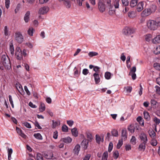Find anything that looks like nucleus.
Wrapping results in <instances>:
<instances>
[{
  "mask_svg": "<svg viewBox=\"0 0 160 160\" xmlns=\"http://www.w3.org/2000/svg\"><path fill=\"white\" fill-rule=\"evenodd\" d=\"M147 25L148 28L150 30L155 31L160 27V17L154 20H149L147 21Z\"/></svg>",
  "mask_w": 160,
  "mask_h": 160,
  "instance_id": "obj_1",
  "label": "nucleus"
},
{
  "mask_svg": "<svg viewBox=\"0 0 160 160\" xmlns=\"http://www.w3.org/2000/svg\"><path fill=\"white\" fill-rule=\"evenodd\" d=\"M1 62L4 67L7 68H9L8 67H10V61L8 56L3 55L2 56Z\"/></svg>",
  "mask_w": 160,
  "mask_h": 160,
  "instance_id": "obj_2",
  "label": "nucleus"
},
{
  "mask_svg": "<svg viewBox=\"0 0 160 160\" xmlns=\"http://www.w3.org/2000/svg\"><path fill=\"white\" fill-rule=\"evenodd\" d=\"M14 37L15 40L18 43H21L23 41V37L19 32H16L15 33Z\"/></svg>",
  "mask_w": 160,
  "mask_h": 160,
  "instance_id": "obj_3",
  "label": "nucleus"
},
{
  "mask_svg": "<svg viewBox=\"0 0 160 160\" xmlns=\"http://www.w3.org/2000/svg\"><path fill=\"white\" fill-rule=\"evenodd\" d=\"M135 32L134 29L128 27H126L122 30L123 34L127 36L131 35L134 33Z\"/></svg>",
  "mask_w": 160,
  "mask_h": 160,
  "instance_id": "obj_4",
  "label": "nucleus"
},
{
  "mask_svg": "<svg viewBox=\"0 0 160 160\" xmlns=\"http://www.w3.org/2000/svg\"><path fill=\"white\" fill-rule=\"evenodd\" d=\"M98 8L99 11L101 13L105 11L106 6L104 3L103 0H99L98 2Z\"/></svg>",
  "mask_w": 160,
  "mask_h": 160,
  "instance_id": "obj_5",
  "label": "nucleus"
},
{
  "mask_svg": "<svg viewBox=\"0 0 160 160\" xmlns=\"http://www.w3.org/2000/svg\"><path fill=\"white\" fill-rule=\"evenodd\" d=\"M15 55L18 60H21L22 59V52L20 48L17 47L16 48Z\"/></svg>",
  "mask_w": 160,
  "mask_h": 160,
  "instance_id": "obj_6",
  "label": "nucleus"
},
{
  "mask_svg": "<svg viewBox=\"0 0 160 160\" xmlns=\"http://www.w3.org/2000/svg\"><path fill=\"white\" fill-rule=\"evenodd\" d=\"M139 137L141 142L147 143L148 139L146 134L144 132L142 133L139 135Z\"/></svg>",
  "mask_w": 160,
  "mask_h": 160,
  "instance_id": "obj_7",
  "label": "nucleus"
},
{
  "mask_svg": "<svg viewBox=\"0 0 160 160\" xmlns=\"http://www.w3.org/2000/svg\"><path fill=\"white\" fill-rule=\"evenodd\" d=\"M152 121L154 122V130L157 132V126L160 123V119L156 116L152 118Z\"/></svg>",
  "mask_w": 160,
  "mask_h": 160,
  "instance_id": "obj_8",
  "label": "nucleus"
},
{
  "mask_svg": "<svg viewBox=\"0 0 160 160\" xmlns=\"http://www.w3.org/2000/svg\"><path fill=\"white\" fill-rule=\"evenodd\" d=\"M49 8L48 7H43L40 8L38 11V13L40 14L46 13L49 11Z\"/></svg>",
  "mask_w": 160,
  "mask_h": 160,
  "instance_id": "obj_9",
  "label": "nucleus"
},
{
  "mask_svg": "<svg viewBox=\"0 0 160 160\" xmlns=\"http://www.w3.org/2000/svg\"><path fill=\"white\" fill-rule=\"evenodd\" d=\"M151 13V11L149 8L145 9L142 12L141 15L142 17H145L149 16Z\"/></svg>",
  "mask_w": 160,
  "mask_h": 160,
  "instance_id": "obj_10",
  "label": "nucleus"
},
{
  "mask_svg": "<svg viewBox=\"0 0 160 160\" xmlns=\"http://www.w3.org/2000/svg\"><path fill=\"white\" fill-rule=\"evenodd\" d=\"M88 141L86 139H84L81 143V145L82 147L84 150L87 149L88 146Z\"/></svg>",
  "mask_w": 160,
  "mask_h": 160,
  "instance_id": "obj_11",
  "label": "nucleus"
},
{
  "mask_svg": "<svg viewBox=\"0 0 160 160\" xmlns=\"http://www.w3.org/2000/svg\"><path fill=\"white\" fill-rule=\"evenodd\" d=\"M147 144V143L141 142L138 147L139 151L141 152H144L146 149Z\"/></svg>",
  "mask_w": 160,
  "mask_h": 160,
  "instance_id": "obj_12",
  "label": "nucleus"
},
{
  "mask_svg": "<svg viewBox=\"0 0 160 160\" xmlns=\"http://www.w3.org/2000/svg\"><path fill=\"white\" fill-rule=\"evenodd\" d=\"M144 2H141L138 3L137 6V10L138 12H141L143 9Z\"/></svg>",
  "mask_w": 160,
  "mask_h": 160,
  "instance_id": "obj_13",
  "label": "nucleus"
},
{
  "mask_svg": "<svg viewBox=\"0 0 160 160\" xmlns=\"http://www.w3.org/2000/svg\"><path fill=\"white\" fill-rule=\"evenodd\" d=\"M80 150V146L79 144H77L75 146L73 149V152L75 154L78 155Z\"/></svg>",
  "mask_w": 160,
  "mask_h": 160,
  "instance_id": "obj_14",
  "label": "nucleus"
},
{
  "mask_svg": "<svg viewBox=\"0 0 160 160\" xmlns=\"http://www.w3.org/2000/svg\"><path fill=\"white\" fill-rule=\"evenodd\" d=\"M152 42L154 44H158L160 43V35H158L152 39Z\"/></svg>",
  "mask_w": 160,
  "mask_h": 160,
  "instance_id": "obj_15",
  "label": "nucleus"
},
{
  "mask_svg": "<svg viewBox=\"0 0 160 160\" xmlns=\"http://www.w3.org/2000/svg\"><path fill=\"white\" fill-rule=\"evenodd\" d=\"M59 1H62L64 5L67 8H69L71 7V3L69 0H59Z\"/></svg>",
  "mask_w": 160,
  "mask_h": 160,
  "instance_id": "obj_16",
  "label": "nucleus"
},
{
  "mask_svg": "<svg viewBox=\"0 0 160 160\" xmlns=\"http://www.w3.org/2000/svg\"><path fill=\"white\" fill-rule=\"evenodd\" d=\"M72 140V139L69 137H68L65 138H62L61 139V141H62L66 143H69L71 142Z\"/></svg>",
  "mask_w": 160,
  "mask_h": 160,
  "instance_id": "obj_17",
  "label": "nucleus"
},
{
  "mask_svg": "<svg viewBox=\"0 0 160 160\" xmlns=\"http://www.w3.org/2000/svg\"><path fill=\"white\" fill-rule=\"evenodd\" d=\"M93 76L94 77L96 83L98 84L100 81L99 74L98 73H95L93 74Z\"/></svg>",
  "mask_w": 160,
  "mask_h": 160,
  "instance_id": "obj_18",
  "label": "nucleus"
},
{
  "mask_svg": "<svg viewBox=\"0 0 160 160\" xmlns=\"http://www.w3.org/2000/svg\"><path fill=\"white\" fill-rule=\"evenodd\" d=\"M16 130L18 133L22 138H26L27 136L22 132V130L19 128L17 127Z\"/></svg>",
  "mask_w": 160,
  "mask_h": 160,
  "instance_id": "obj_19",
  "label": "nucleus"
},
{
  "mask_svg": "<svg viewBox=\"0 0 160 160\" xmlns=\"http://www.w3.org/2000/svg\"><path fill=\"white\" fill-rule=\"evenodd\" d=\"M30 14V12L29 11H28L26 13L25 15V16L24 17V19L25 22H28L29 20V16Z\"/></svg>",
  "mask_w": 160,
  "mask_h": 160,
  "instance_id": "obj_20",
  "label": "nucleus"
},
{
  "mask_svg": "<svg viewBox=\"0 0 160 160\" xmlns=\"http://www.w3.org/2000/svg\"><path fill=\"white\" fill-rule=\"evenodd\" d=\"M4 34L6 36H8L10 35V31H9V28L7 26H5L4 28Z\"/></svg>",
  "mask_w": 160,
  "mask_h": 160,
  "instance_id": "obj_21",
  "label": "nucleus"
},
{
  "mask_svg": "<svg viewBox=\"0 0 160 160\" xmlns=\"http://www.w3.org/2000/svg\"><path fill=\"white\" fill-rule=\"evenodd\" d=\"M53 157V153L51 152H48L45 154V158L47 159H52Z\"/></svg>",
  "mask_w": 160,
  "mask_h": 160,
  "instance_id": "obj_22",
  "label": "nucleus"
},
{
  "mask_svg": "<svg viewBox=\"0 0 160 160\" xmlns=\"http://www.w3.org/2000/svg\"><path fill=\"white\" fill-rule=\"evenodd\" d=\"M96 138V140L97 143L98 144H100V142H103V138H101L100 136L98 134H96L95 136Z\"/></svg>",
  "mask_w": 160,
  "mask_h": 160,
  "instance_id": "obj_23",
  "label": "nucleus"
},
{
  "mask_svg": "<svg viewBox=\"0 0 160 160\" xmlns=\"http://www.w3.org/2000/svg\"><path fill=\"white\" fill-rule=\"evenodd\" d=\"M149 134L152 139L156 138V132L153 130L149 131Z\"/></svg>",
  "mask_w": 160,
  "mask_h": 160,
  "instance_id": "obj_24",
  "label": "nucleus"
},
{
  "mask_svg": "<svg viewBox=\"0 0 160 160\" xmlns=\"http://www.w3.org/2000/svg\"><path fill=\"white\" fill-rule=\"evenodd\" d=\"M143 115L145 119L147 121H149L150 120V117L148 112H144Z\"/></svg>",
  "mask_w": 160,
  "mask_h": 160,
  "instance_id": "obj_25",
  "label": "nucleus"
},
{
  "mask_svg": "<svg viewBox=\"0 0 160 160\" xmlns=\"http://www.w3.org/2000/svg\"><path fill=\"white\" fill-rule=\"evenodd\" d=\"M137 121L142 126H144V120L142 119L141 116L138 117L137 118Z\"/></svg>",
  "mask_w": 160,
  "mask_h": 160,
  "instance_id": "obj_26",
  "label": "nucleus"
},
{
  "mask_svg": "<svg viewBox=\"0 0 160 160\" xmlns=\"http://www.w3.org/2000/svg\"><path fill=\"white\" fill-rule=\"evenodd\" d=\"M15 87L20 93H21V92H22L23 91V89L22 88V86L20 84L16 83L15 85Z\"/></svg>",
  "mask_w": 160,
  "mask_h": 160,
  "instance_id": "obj_27",
  "label": "nucleus"
},
{
  "mask_svg": "<svg viewBox=\"0 0 160 160\" xmlns=\"http://www.w3.org/2000/svg\"><path fill=\"white\" fill-rule=\"evenodd\" d=\"M111 0H104V3L108 7H112V5L111 4Z\"/></svg>",
  "mask_w": 160,
  "mask_h": 160,
  "instance_id": "obj_28",
  "label": "nucleus"
},
{
  "mask_svg": "<svg viewBox=\"0 0 160 160\" xmlns=\"http://www.w3.org/2000/svg\"><path fill=\"white\" fill-rule=\"evenodd\" d=\"M122 138L124 140H125L127 138V131L126 130L123 129L122 131Z\"/></svg>",
  "mask_w": 160,
  "mask_h": 160,
  "instance_id": "obj_29",
  "label": "nucleus"
},
{
  "mask_svg": "<svg viewBox=\"0 0 160 160\" xmlns=\"http://www.w3.org/2000/svg\"><path fill=\"white\" fill-rule=\"evenodd\" d=\"M136 15L135 12L131 11L128 12V17L130 18H133L136 17Z\"/></svg>",
  "mask_w": 160,
  "mask_h": 160,
  "instance_id": "obj_30",
  "label": "nucleus"
},
{
  "mask_svg": "<svg viewBox=\"0 0 160 160\" xmlns=\"http://www.w3.org/2000/svg\"><path fill=\"white\" fill-rule=\"evenodd\" d=\"M110 8L108 7L109 9L108 13L110 15H113L115 13V11L113 8V6H112V7Z\"/></svg>",
  "mask_w": 160,
  "mask_h": 160,
  "instance_id": "obj_31",
  "label": "nucleus"
},
{
  "mask_svg": "<svg viewBox=\"0 0 160 160\" xmlns=\"http://www.w3.org/2000/svg\"><path fill=\"white\" fill-rule=\"evenodd\" d=\"M71 132L72 135L75 137H77L78 132L76 128H74L71 130Z\"/></svg>",
  "mask_w": 160,
  "mask_h": 160,
  "instance_id": "obj_32",
  "label": "nucleus"
},
{
  "mask_svg": "<svg viewBox=\"0 0 160 160\" xmlns=\"http://www.w3.org/2000/svg\"><path fill=\"white\" fill-rule=\"evenodd\" d=\"M37 160H44L42 155L40 153H38L36 156Z\"/></svg>",
  "mask_w": 160,
  "mask_h": 160,
  "instance_id": "obj_33",
  "label": "nucleus"
},
{
  "mask_svg": "<svg viewBox=\"0 0 160 160\" xmlns=\"http://www.w3.org/2000/svg\"><path fill=\"white\" fill-rule=\"evenodd\" d=\"M33 136L37 139L41 140L43 139L42 136L40 133H34Z\"/></svg>",
  "mask_w": 160,
  "mask_h": 160,
  "instance_id": "obj_34",
  "label": "nucleus"
},
{
  "mask_svg": "<svg viewBox=\"0 0 160 160\" xmlns=\"http://www.w3.org/2000/svg\"><path fill=\"white\" fill-rule=\"evenodd\" d=\"M8 149V160H11V155L12 152V148L9 149L8 147H7Z\"/></svg>",
  "mask_w": 160,
  "mask_h": 160,
  "instance_id": "obj_35",
  "label": "nucleus"
},
{
  "mask_svg": "<svg viewBox=\"0 0 160 160\" xmlns=\"http://www.w3.org/2000/svg\"><path fill=\"white\" fill-rule=\"evenodd\" d=\"M9 50L11 55H13L14 53V49L12 43H11L9 45Z\"/></svg>",
  "mask_w": 160,
  "mask_h": 160,
  "instance_id": "obj_36",
  "label": "nucleus"
},
{
  "mask_svg": "<svg viewBox=\"0 0 160 160\" xmlns=\"http://www.w3.org/2000/svg\"><path fill=\"white\" fill-rule=\"evenodd\" d=\"M108 157V152L107 151L104 152L103 154L102 160H107Z\"/></svg>",
  "mask_w": 160,
  "mask_h": 160,
  "instance_id": "obj_37",
  "label": "nucleus"
},
{
  "mask_svg": "<svg viewBox=\"0 0 160 160\" xmlns=\"http://www.w3.org/2000/svg\"><path fill=\"white\" fill-rule=\"evenodd\" d=\"M150 103L152 107L155 108L157 104L158 103V102L154 99H152L151 100Z\"/></svg>",
  "mask_w": 160,
  "mask_h": 160,
  "instance_id": "obj_38",
  "label": "nucleus"
},
{
  "mask_svg": "<svg viewBox=\"0 0 160 160\" xmlns=\"http://www.w3.org/2000/svg\"><path fill=\"white\" fill-rule=\"evenodd\" d=\"M152 35L150 34H148L145 36V39L147 41L149 42L152 38Z\"/></svg>",
  "mask_w": 160,
  "mask_h": 160,
  "instance_id": "obj_39",
  "label": "nucleus"
},
{
  "mask_svg": "<svg viewBox=\"0 0 160 160\" xmlns=\"http://www.w3.org/2000/svg\"><path fill=\"white\" fill-rule=\"evenodd\" d=\"M45 109V104L42 103H41L39 107V111L40 112H42L44 111Z\"/></svg>",
  "mask_w": 160,
  "mask_h": 160,
  "instance_id": "obj_40",
  "label": "nucleus"
},
{
  "mask_svg": "<svg viewBox=\"0 0 160 160\" xmlns=\"http://www.w3.org/2000/svg\"><path fill=\"white\" fill-rule=\"evenodd\" d=\"M138 0H132L130 2V5L131 7H133L137 4Z\"/></svg>",
  "mask_w": 160,
  "mask_h": 160,
  "instance_id": "obj_41",
  "label": "nucleus"
},
{
  "mask_svg": "<svg viewBox=\"0 0 160 160\" xmlns=\"http://www.w3.org/2000/svg\"><path fill=\"white\" fill-rule=\"evenodd\" d=\"M156 6L155 5H151L150 6V8H149V9L151 10V11L152 13L155 12V11L156 10Z\"/></svg>",
  "mask_w": 160,
  "mask_h": 160,
  "instance_id": "obj_42",
  "label": "nucleus"
},
{
  "mask_svg": "<svg viewBox=\"0 0 160 160\" xmlns=\"http://www.w3.org/2000/svg\"><path fill=\"white\" fill-rule=\"evenodd\" d=\"M34 29L32 27H30L28 31V34L30 36H32L33 34Z\"/></svg>",
  "mask_w": 160,
  "mask_h": 160,
  "instance_id": "obj_43",
  "label": "nucleus"
},
{
  "mask_svg": "<svg viewBox=\"0 0 160 160\" xmlns=\"http://www.w3.org/2000/svg\"><path fill=\"white\" fill-rule=\"evenodd\" d=\"M98 54V53L95 52H90L88 53V55L90 57L97 56Z\"/></svg>",
  "mask_w": 160,
  "mask_h": 160,
  "instance_id": "obj_44",
  "label": "nucleus"
},
{
  "mask_svg": "<svg viewBox=\"0 0 160 160\" xmlns=\"http://www.w3.org/2000/svg\"><path fill=\"white\" fill-rule=\"evenodd\" d=\"M87 137L88 139V141H91L93 139L92 135L90 133L88 132L87 133Z\"/></svg>",
  "mask_w": 160,
  "mask_h": 160,
  "instance_id": "obj_45",
  "label": "nucleus"
},
{
  "mask_svg": "<svg viewBox=\"0 0 160 160\" xmlns=\"http://www.w3.org/2000/svg\"><path fill=\"white\" fill-rule=\"evenodd\" d=\"M151 144L152 146H156L157 144V142L156 138H152L151 140Z\"/></svg>",
  "mask_w": 160,
  "mask_h": 160,
  "instance_id": "obj_46",
  "label": "nucleus"
},
{
  "mask_svg": "<svg viewBox=\"0 0 160 160\" xmlns=\"http://www.w3.org/2000/svg\"><path fill=\"white\" fill-rule=\"evenodd\" d=\"M154 52L156 54L160 53V45L158 46L154 51Z\"/></svg>",
  "mask_w": 160,
  "mask_h": 160,
  "instance_id": "obj_47",
  "label": "nucleus"
},
{
  "mask_svg": "<svg viewBox=\"0 0 160 160\" xmlns=\"http://www.w3.org/2000/svg\"><path fill=\"white\" fill-rule=\"evenodd\" d=\"M111 133L113 136L114 137H117L118 136V132L117 130L113 129L111 132Z\"/></svg>",
  "mask_w": 160,
  "mask_h": 160,
  "instance_id": "obj_48",
  "label": "nucleus"
},
{
  "mask_svg": "<svg viewBox=\"0 0 160 160\" xmlns=\"http://www.w3.org/2000/svg\"><path fill=\"white\" fill-rule=\"evenodd\" d=\"M111 73L108 72H107L105 73V77L108 80L111 78Z\"/></svg>",
  "mask_w": 160,
  "mask_h": 160,
  "instance_id": "obj_49",
  "label": "nucleus"
},
{
  "mask_svg": "<svg viewBox=\"0 0 160 160\" xmlns=\"http://www.w3.org/2000/svg\"><path fill=\"white\" fill-rule=\"evenodd\" d=\"M125 90L128 93H130L132 90V87L131 86H127L124 87Z\"/></svg>",
  "mask_w": 160,
  "mask_h": 160,
  "instance_id": "obj_50",
  "label": "nucleus"
},
{
  "mask_svg": "<svg viewBox=\"0 0 160 160\" xmlns=\"http://www.w3.org/2000/svg\"><path fill=\"white\" fill-rule=\"evenodd\" d=\"M9 100L10 103L12 105V107L13 108H14V104L13 103V101L12 99V96L11 95H9L8 96Z\"/></svg>",
  "mask_w": 160,
  "mask_h": 160,
  "instance_id": "obj_51",
  "label": "nucleus"
},
{
  "mask_svg": "<svg viewBox=\"0 0 160 160\" xmlns=\"http://www.w3.org/2000/svg\"><path fill=\"white\" fill-rule=\"evenodd\" d=\"M62 130L63 132H67L68 131V128L66 125H64L62 127Z\"/></svg>",
  "mask_w": 160,
  "mask_h": 160,
  "instance_id": "obj_52",
  "label": "nucleus"
},
{
  "mask_svg": "<svg viewBox=\"0 0 160 160\" xmlns=\"http://www.w3.org/2000/svg\"><path fill=\"white\" fill-rule=\"evenodd\" d=\"M136 139L135 137L134 136H132L130 141L131 143L135 145L136 143Z\"/></svg>",
  "mask_w": 160,
  "mask_h": 160,
  "instance_id": "obj_53",
  "label": "nucleus"
},
{
  "mask_svg": "<svg viewBox=\"0 0 160 160\" xmlns=\"http://www.w3.org/2000/svg\"><path fill=\"white\" fill-rule=\"evenodd\" d=\"M119 156V152L118 151H115L113 152V158L115 159H117L118 158Z\"/></svg>",
  "mask_w": 160,
  "mask_h": 160,
  "instance_id": "obj_54",
  "label": "nucleus"
},
{
  "mask_svg": "<svg viewBox=\"0 0 160 160\" xmlns=\"http://www.w3.org/2000/svg\"><path fill=\"white\" fill-rule=\"evenodd\" d=\"M153 66L157 70H160V64L158 63H155L154 64Z\"/></svg>",
  "mask_w": 160,
  "mask_h": 160,
  "instance_id": "obj_55",
  "label": "nucleus"
},
{
  "mask_svg": "<svg viewBox=\"0 0 160 160\" xmlns=\"http://www.w3.org/2000/svg\"><path fill=\"white\" fill-rule=\"evenodd\" d=\"M123 5L124 6H127L128 5V0H121Z\"/></svg>",
  "mask_w": 160,
  "mask_h": 160,
  "instance_id": "obj_56",
  "label": "nucleus"
},
{
  "mask_svg": "<svg viewBox=\"0 0 160 160\" xmlns=\"http://www.w3.org/2000/svg\"><path fill=\"white\" fill-rule=\"evenodd\" d=\"M113 147V144L112 142L109 143V147L108 148V151L109 152H111L112 150Z\"/></svg>",
  "mask_w": 160,
  "mask_h": 160,
  "instance_id": "obj_57",
  "label": "nucleus"
},
{
  "mask_svg": "<svg viewBox=\"0 0 160 160\" xmlns=\"http://www.w3.org/2000/svg\"><path fill=\"white\" fill-rule=\"evenodd\" d=\"M123 144V142L122 140H119L118 142L117 145V148L119 149Z\"/></svg>",
  "mask_w": 160,
  "mask_h": 160,
  "instance_id": "obj_58",
  "label": "nucleus"
},
{
  "mask_svg": "<svg viewBox=\"0 0 160 160\" xmlns=\"http://www.w3.org/2000/svg\"><path fill=\"white\" fill-rule=\"evenodd\" d=\"M74 75H75L77 77H78L79 75V72L76 67L74 68Z\"/></svg>",
  "mask_w": 160,
  "mask_h": 160,
  "instance_id": "obj_59",
  "label": "nucleus"
},
{
  "mask_svg": "<svg viewBox=\"0 0 160 160\" xmlns=\"http://www.w3.org/2000/svg\"><path fill=\"white\" fill-rule=\"evenodd\" d=\"M22 124L23 125L25 126L27 128H31L30 124L27 122H24L22 123Z\"/></svg>",
  "mask_w": 160,
  "mask_h": 160,
  "instance_id": "obj_60",
  "label": "nucleus"
},
{
  "mask_svg": "<svg viewBox=\"0 0 160 160\" xmlns=\"http://www.w3.org/2000/svg\"><path fill=\"white\" fill-rule=\"evenodd\" d=\"M91 155L90 154H86L83 159V160H89Z\"/></svg>",
  "mask_w": 160,
  "mask_h": 160,
  "instance_id": "obj_61",
  "label": "nucleus"
},
{
  "mask_svg": "<svg viewBox=\"0 0 160 160\" xmlns=\"http://www.w3.org/2000/svg\"><path fill=\"white\" fill-rule=\"evenodd\" d=\"M136 67L135 66L133 67L131 69L129 73H130V74H131L132 73H135V72L136 71Z\"/></svg>",
  "mask_w": 160,
  "mask_h": 160,
  "instance_id": "obj_62",
  "label": "nucleus"
},
{
  "mask_svg": "<svg viewBox=\"0 0 160 160\" xmlns=\"http://www.w3.org/2000/svg\"><path fill=\"white\" fill-rule=\"evenodd\" d=\"M73 123V121L72 120L67 121V123L70 127H72Z\"/></svg>",
  "mask_w": 160,
  "mask_h": 160,
  "instance_id": "obj_63",
  "label": "nucleus"
},
{
  "mask_svg": "<svg viewBox=\"0 0 160 160\" xmlns=\"http://www.w3.org/2000/svg\"><path fill=\"white\" fill-rule=\"evenodd\" d=\"M156 88V91L158 94L160 95V87L158 86H156L155 87Z\"/></svg>",
  "mask_w": 160,
  "mask_h": 160,
  "instance_id": "obj_64",
  "label": "nucleus"
}]
</instances>
